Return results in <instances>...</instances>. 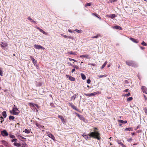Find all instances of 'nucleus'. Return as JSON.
Segmentation results:
<instances>
[{
    "instance_id": "24",
    "label": "nucleus",
    "mask_w": 147,
    "mask_h": 147,
    "mask_svg": "<svg viewBox=\"0 0 147 147\" xmlns=\"http://www.w3.org/2000/svg\"><path fill=\"white\" fill-rule=\"evenodd\" d=\"M114 28H115L116 29H119V30H121V28L119 26H115Z\"/></svg>"
},
{
    "instance_id": "28",
    "label": "nucleus",
    "mask_w": 147,
    "mask_h": 147,
    "mask_svg": "<svg viewBox=\"0 0 147 147\" xmlns=\"http://www.w3.org/2000/svg\"><path fill=\"white\" fill-rule=\"evenodd\" d=\"M68 54H70V55H76V53L75 52L73 53L72 51L69 52L67 53Z\"/></svg>"
},
{
    "instance_id": "14",
    "label": "nucleus",
    "mask_w": 147,
    "mask_h": 147,
    "mask_svg": "<svg viewBox=\"0 0 147 147\" xmlns=\"http://www.w3.org/2000/svg\"><path fill=\"white\" fill-rule=\"evenodd\" d=\"M130 39L134 43H137L138 42V40L137 39H135L132 38H130Z\"/></svg>"
},
{
    "instance_id": "55",
    "label": "nucleus",
    "mask_w": 147,
    "mask_h": 147,
    "mask_svg": "<svg viewBox=\"0 0 147 147\" xmlns=\"http://www.w3.org/2000/svg\"><path fill=\"white\" fill-rule=\"evenodd\" d=\"M36 124L37 127H40V125L36 123Z\"/></svg>"
},
{
    "instance_id": "46",
    "label": "nucleus",
    "mask_w": 147,
    "mask_h": 147,
    "mask_svg": "<svg viewBox=\"0 0 147 147\" xmlns=\"http://www.w3.org/2000/svg\"><path fill=\"white\" fill-rule=\"evenodd\" d=\"M132 139L131 138H128L127 140V141L129 142H131L132 141Z\"/></svg>"
},
{
    "instance_id": "9",
    "label": "nucleus",
    "mask_w": 147,
    "mask_h": 147,
    "mask_svg": "<svg viewBox=\"0 0 147 147\" xmlns=\"http://www.w3.org/2000/svg\"><path fill=\"white\" fill-rule=\"evenodd\" d=\"M142 89L144 93L147 94V89L145 86H142Z\"/></svg>"
},
{
    "instance_id": "13",
    "label": "nucleus",
    "mask_w": 147,
    "mask_h": 147,
    "mask_svg": "<svg viewBox=\"0 0 147 147\" xmlns=\"http://www.w3.org/2000/svg\"><path fill=\"white\" fill-rule=\"evenodd\" d=\"M30 58L32 60V62L34 64V65H35L36 64V61L34 58L32 57V56H30Z\"/></svg>"
},
{
    "instance_id": "60",
    "label": "nucleus",
    "mask_w": 147,
    "mask_h": 147,
    "mask_svg": "<svg viewBox=\"0 0 147 147\" xmlns=\"http://www.w3.org/2000/svg\"><path fill=\"white\" fill-rule=\"evenodd\" d=\"M140 48L141 49H144V47H140Z\"/></svg>"
},
{
    "instance_id": "50",
    "label": "nucleus",
    "mask_w": 147,
    "mask_h": 147,
    "mask_svg": "<svg viewBox=\"0 0 147 147\" xmlns=\"http://www.w3.org/2000/svg\"><path fill=\"white\" fill-rule=\"evenodd\" d=\"M61 35L63 37H64V38H67V36L65 35H64L63 34H61Z\"/></svg>"
},
{
    "instance_id": "5",
    "label": "nucleus",
    "mask_w": 147,
    "mask_h": 147,
    "mask_svg": "<svg viewBox=\"0 0 147 147\" xmlns=\"http://www.w3.org/2000/svg\"><path fill=\"white\" fill-rule=\"evenodd\" d=\"M1 134L2 136H6L8 135V133L5 130H4L1 131Z\"/></svg>"
},
{
    "instance_id": "38",
    "label": "nucleus",
    "mask_w": 147,
    "mask_h": 147,
    "mask_svg": "<svg viewBox=\"0 0 147 147\" xmlns=\"http://www.w3.org/2000/svg\"><path fill=\"white\" fill-rule=\"evenodd\" d=\"M141 44L144 46H146L147 45V44L144 41L142 42Z\"/></svg>"
},
{
    "instance_id": "54",
    "label": "nucleus",
    "mask_w": 147,
    "mask_h": 147,
    "mask_svg": "<svg viewBox=\"0 0 147 147\" xmlns=\"http://www.w3.org/2000/svg\"><path fill=\"white\" fill-rule=\"evenodd\" d=\"M68 104L69 105V106H70L71 107L72 106V105H73L71 103L69 102L68 103Z\"/></svg>"
},
{
    "instance_id": "36",
    "label": "nucleus",
    "mask_w": 147,
    "mask_h": 147,
    "mask_svg": "<svg viewBox=\"0 0 147 147\" xmlns=\"http://www.w3.org/2000/svg\"><path fill=\"white\" fill-rule=\"evenodd\" d=\"M15 117L13 116H10L9 117V119L10 120L12 119L13 120L14 119Z\"/></svg>"
},
{
    "instance_id": "31",
    "label": "nucleus",
    "mask_w": 147,
    "mask_h": 147,
    "mask_svg": "<svg viewBox=\"0 0 147 147\" xmlns=\"http://www.w3.org/2000/svg\"><path fill=\"white\" fill-rule=\"evenodd\" d=\"M107 75H103L98 76V77L99 78H102V77H107Z\"/></svg>"
},
{
    "instance_id": "63",
    "label": "nucleus",
    "mask_w": 147,
    "mask_h": 147,
    "mask_svg": "<svg viewBox=\"0 0 147 147\" xmlns=\"http://www.w3.org/2000/svg\"><path fill=\"white\" fill-rule=\"evenodd\" d=\"M107 16L108 17L110 18V15Z\"/></svg>"
},
{
    "instance_id": "34",
    "label": "nucleus",
    "mask_w": 147,
    "mask_h": 147,
    "mask_svg": "<svg viewBox=\"0 0 147 147\" xmlns=\"http://www.w3.org/2000/svg\"><path fill=\"white\" fill-rule=\"evenodd\" d=\"M17 141V140L16 138L13 139L11 140V142L13 143H16Z\"/></svg>"
},
{
    "instance_id": "3",
    "label": "nucleus",
    "mask_w": 147,
    "mask_h": 147,
    "mask_svg": "<svg viewBox=\"0 0 147 147\" xmlns=\"http://www.w3.org/2000/svg\"><path fill=\"white\" fill-rule=\"evenodd\" d=\"M126 63L129 66H131L134 67H137L136 63L131 61H126Z\"/></svg>"
},
{
    "instance_id": "27",
    "label": "nucleus",
    "mask_w": 147,
    "mask_h": 147,
    "mask_svg": "<svg viewBox=\"0 0 147 147\" xmlns=\"http://www.w3.org/2000/svg\"><path fill=\"white\" fill-rule=\"evenodd\" d=\"M107 61H105L103 65L101 67V69H103L107 65Z\"/></svg>"
},
{
    "instance_id": "48",
    "label": "nucleus",
    "mask_w": 147,
    "mask_h": 147,
    "mask_svg": "<svg viewBox=\"0 0 147 147\" xmlns=\"http://www.w3.org/2000/svg\"><path fill=\"white\" fill-rule=\"evenodd\" d=\"M91 82V80L90 79H88L87 80V82L88 84H90Z\"/></svg>"
},
{
    "instance_id": "58",
    "label": "nucleus",
    "mask_w": 147,
    "mask_h": 147,
    "mask_svg": "<svg viewBox=\"0 0 147 147\" xmlns=\"http://www.w3.org/2000/svg\"><path fill=\"white\" fill-rule=\"evenodd\" d=\"M129 89H127L125 90L124 91V92H127L128 90Z\"/></svg>"
},
{
    "instance_id": "59",
    "label": "nucleus",
    "mask_w": 147,
    "mask_h": 147,
    "mask_svg": "<svg viewBox=\"0 0 147 147\" xmlns=\"http://www.w3.org/2000/svg\"><path fill=\"white\" fill-rule=\"evenodd\" d=\"M68 31L70 32H72V31L71 30L69 29Z\"/></svg>"
},
{
    "instance_id": "22",
    "label": "nucleus",
    "mask_w": 147,
    "mask_h": 147,
    "mask_svg": "<svg viewBox=\"0 0 147 147\" xmlns=\"http://www.w3.org/2000/svg\"><path fill=\"white\" fill-rule=\"evenodd\" d=\"M28 19L30 20V21L34 23H36V22L35 21L33 20L31 18L28 17Z\"/></svg>"
},
{
    "instance_id": "43",
    "label": "nucleus",
    "mask_w": 147,
    "mask_h": 147,
    "mask_svg": "<svg viewBox=\"0 0 147 147\" xmlns=\"http://www.w3.org/2000/svg\"><path fill=\"white\" fill-rule=\"evenodd\" d=\"M130 94L129 92H128L127 94H125L124 95V96H130Z\"/></svg>"
},
{
    "instance_id": "10",
    "label": "nucleus",
    "mask_w": 147,
    "mask_h": 147,
    "mask_svg": "<svg viewBox=\"0 0 147 147\" xmlns=\"http://www.w3.org/2000/svg\"><path fill=\"white\" fill-rule=\"evenodd\" d=\"M80 57L82 58V57H84L86 59H89L90 57H89V56L87 54L86 55H80Z\"/></svg>"
},
{
    "instance_id": "51",
    "label": "nucleus",
    "mask_w": 147,
    "mask_h": 147,
    "mask_svg": "<svg viewBox=\"0 0 147 147\" xmlns=\"http://www.w3.org/2000/svg\"><path fill=\"white\" fill-rule=\"evenodd\" d=\"M88 65H92L93 66H95L96 65L95 64H94V63H89L88 64Z\"/></svg>"
},
{
    "instance_id": "18",
    "label": "nucleus",
    "mask_w": 147,
    "mask_h": 147,
    "mask_svg": "<svg viewBox=\"0 0 147 147\" xmlns=\"http://www.w3.org/2000/svg\"><path fill=\"white\" fill-rule=\"evenodd\" d=\"M58 117L61 120L63 123L65 121L63 117L60 115H58Z\"/></svg>"
},
{
    "instance_id": "41",
    "label": "nucleus",
    "mask_w": 147,
    "mask_h": 147,
    "mask_svg": "<svg viewBox=\"0 0 147 147\" xmlns=\"http://www.w3.org/2000/svg\"><path fill=\"white\" fill-rule=\"evenodd\" d=\"M117 0H111L109 1V2L110 3H112L113 2H115L117 1Z\"/></svg>"
},
{
    "instance_id": "21",
    "label": "nucleus",
    "mask_w": 147,
    "mask_h": 147,
    "mask_svg": "<svg viewBox=\"0 0 147 147\" xmlns=\"http://www.w3.org/2000/svg\"><path fill=\"white\" fill-rule=\"evenodd\" d=\"M74 31L77 32L78 33H81L82 32V31L81 30L75 29Z\"/></svg>"
},
{
    "instance_id": "7",
    "label": "nucleus",
    "mask_w": 147,
    "mask_h": 147,
    "mask_svg": "<svg viewBox=\"0 0 147 147\" xmlns=\"http://www.w3.org/2000/svg\"><path fill=\"white\" fill-rule=\"evenodd\" d=\"M35 28L38 29L41 32L43 33V34L45 35H47V33L45 32V31H44L42 29L40 28L38 26H36Z\"/></svg>"
},
{
    "instance_id": "39",
    "label": "nucleus",
    "mask_w": 147,
    "mask_h": 147,
    "mask_svg": "<svg viewBox=\"0 0 147 147\" xmlns=\"http://www.w3.org/2000/svg\"><path fill=\"white\" fill-rule=\"evenodd\" d=\"M9 136L11 138L15 139V136L14 135H9Z\"/></svg>"
},
{
    "instance_id": "47",
    "label": "nucleus",
    "mask_w": 147,
    "mask_h": 147,
    "mask_svg": "<svg viewBox=\"0 0 147 147\" xmlns=\"http://www.w3.org/2000/svg\"><path fill=\"white\" fill-rule=\"evenodd\" d=\"M145 112L146 114L147 115V109L146 108H144V109Z\"/></svg>"
},
{
    "instance_id": "20",
    "label": "nucleus",
    "mask_w": 147,
    "mask_h": 147,
    "mask_svg": "<svg viewBox=\"0 0 147 147\" xmlns=\"http://www.w3.org/2000/svg\"><path fill=\"white\" fill-rule=\"evenodd\" d=\"M80 75H81V76L82 79L83 80H85L86 79V76H85V75L84 74H83L82 73H81L80 74Z\"/></svg>"
},
{
    "instance_id": "29",
    "label": "nucleus",
    "mask_w": 147,
    "mask_h": 147,
    "mask_svg": "<svg viewBox=\"0 0 147 147\" xmlns=\"http://www.w3.org/2000/svg\"><path fill=\"white\" fill-rule=\"evenodd\" d=\"M125 131H132V129L131 127H128L125 129Z\"/></svg>"
},
{
    "instance_id": "12",
    "label": "nucleus",
    "mask_w": 147,
    "mask_h": 147,
    "mask_svg": "<svg viewBox=\"0 0 147 147\" xmlns=\"http://www.w3.org/2000/svg\"><path fill=\"white\" fill-rule=\"evenodd\" d=\"M117 142L118 144H120V145L122 147H126L125 145L123 144L121 142V140H117Z\"/></svg>"
},
{
    "instance_id": "53",
    "label": "nucleus",
    "mask_w": 147,
    "mask_h": 147,
    "mask_svg": "<svg viewBox=\"0 0 147 147\" xmlns=\"http://www.w3.org/2000/svg\"><path fill=\"white\" fill-rule=\"evenodd\" d=\"M0 75L1 76H2V72L1 69H0Z\"/></svg>"
},
{
    "instance_id": "17",
    "label": "nucleus",
    "mask_w": 147,
    "mask_h": 147,
    "mask_svg": "<svg viewBox=\"0 0 147 147\" xmlns=\"http://www.w3.org/2000/svg\"><path fill=\"white\" fill-rule=\"evenodd\" d=\"M48 136L50 137V138H51L53 140H54L55 139V137L54 136H53L52 134H48Z\"/></svg>"
},
{
    "instance_id": "26",
    "label": "nucleus",
    "mask_w": 147,
    "mask_h": 147,
    "mask_svg": "<svg viewBox=\"0 0 147 147\" xmlns=\"http://www.w3.org/2000/svg\"><path fill=\"white\" fill-rule=\"evenodd\" d=\"M2 114L4 117L5 118L6 117L7 114H6V112L5 111H4L2 113Z\"/></svg>"
},
{
    "instance_id": "45",
    "label": "nucleus",
    "mask_w": 147,
    "mask_h": 147,
    "mask_svg": "<svg viewBox=\"0 0 147 147\" xmlns=\"http://www.w3.org/2000/svg\"><path fill=\"white\" fill-rule=\"evenodd\" d=\"M92 15L93 16H95L96 17H97L98 18H99L100 19V18L98 17L97 16V14H96V13H92Z\"/></svg>"
},
{
    "instance_id": "30",
    "label": "nucleus",
    "mask_w": 147,
    "mask_h": 147,
    "mask_svg": "<svg viewBox=\"0 0 147 147\" xmlns=\"http://www.w3.org/2000/svg\"><path fill=\"white\" fill-rule=\"evenodd\" d=\"M116 16L115 14H112L110 15V18L112 19H113Z\"/></svg>"
},
{
    "instance_id": "35",
    "label": "nucleus",
    "mask_w": 147,
    "mask_h": 147,
    "mask_svg": "<svg viewBox=\"0 0 147 147\" xmlns=\"http://www.w3.org/2000/svg\"><path fill=\"white\" fill-rule=\"evenodd\" d=\"M3 118L2 116H0V122L1 123H2L3 121Z\"/></svg>"
},
{
    "instance_id": "6",
    "label": "nucleus",
    "mask_w": 147,
    "mask_h": 147,
    "mask_svg": "<svg viewBox=\"0 0 147 147\" xmlns=\"http://www.w3.org/2000/svg\"><path fill=\"white\" fill-rule=\"evenodd\" d=\"M34 47L36 49H42L44 50L45 49V48L42 47L40 45H34Z\"/></svg>"
},
{
    "instance_id": "44",
    "label": "nucleus",
    "mask_w": 147,
    "mask_h": 147,
    "mask_svg": "<svg viewBox=\"0 0 147 147\" xmlns=\"http://www.w3.org/2000/svg\"><path fill=\"white\" fill-rule=\"evenodd\" d=\"M69 38V39H71L73 40V38L71 36H67V38Z\"/></svg>"
},
{
    "instance_id": "42",
    "label": "nucleus",
    "mask_w": 147,
    "mask_h": 147,
    "mask_svg": "<svg viewBox=\"0 0 147 147\" xmlns=\"http://www.w3.org/2000/svg\"><path fill=\"white\" fill-rule=\"evenodd\" d=\"M69 59L70 61H74L75 62H77V61L76 60L74 59H71V58H69Z\"/></svg>"
},
{
    "instance_id": "40",
    "label": "nucleus",
    "mask_w": 147,
    "mask_h": 147,
    "mask_svg": "<svg viewBox=\"0 0 147 147\" xmlns=\"http://www.w3.org/2000/svg\"><path fill=\"white\" fill-rule=\"evenodd\" d=\"M71 107L75 110H76L77 109L76 107L74 105H73Z\"/></svg>"
},
{
    "instance_id": "25",
    "label": "nucleus",
    "mask_w": 147,
    "mask_h": 147,
    "mask_svg": "<svg viewBox=\"0 0 147 147\" xmlns=\"http://www.w3.org/2000/svg\"><path fill=\"white\" fill-rule=\"evenodd\" d=\"M76 96L77 95L76 94H75L73 96H72V97H71L70 100L71 101L73 99H75L76 97Z\"/></svg>"
},
{
    "instance_id": "11",
    "label": "nucleus",
    "mask_w": 147,
    "mask_h": 147,
    "mask_svg": "<svg viewBox=\"0 0 147 147\" xmlns=\"http://www.w3.org/2000/svg\"><path fill=\"white\" fill-rule=\"evenodd\" d=\"M29 105L31 107H33L35 106L38 108V106L37 105L35 104L32 102H30L28 103Z\"/></svg>"
},
{
    "instance_id": "64",
    "label": "nucleus",
    "mask_w": 147,
    "mask_h": 147,
    "mask_svg": "<svg viewBox=\"0 0 147 147\" xmlns=\"http://www.w3.org/2000/svg\"><path fill=\"white\" fill-rule=\"evenodd\" d=\"M134 134H135V133H132V135H134Z\"/></svg>"
},
{
    "instance_id": "57",
    "label": "nucleus",
    "mask_w": 147,
    "mask_h": 147,
    "mask_svg": "<svg viewBox=\"0 0 147 147\" xmlns=\"http://www.w3.org/2000/svg\"><path fill=\"white\" fill-rule=\"evenodd\" d=\"M75 71V69H73L72 70L71 72L73 73Z\"/></svg>"
},
{
    "instance_id": "61",
    "label": "nucleus",
    "mask_w": 147,
    "mask_h": 147,
    "mask_svg": "<svg viewBox=\"0 0 147 147\" xmlns=\"http://www.w3.org/2000/svg\"><path fill=\"white\" fill-rule=\"evenodd\" d=\"M144 98H145V100H146L147 99V98H146V96L144 95Z\"/></svg>"
},
{
    "instance_id": "16",
    "label": "nucleus",
    "mask_w": 147,
    "mask_h": 147,
    "mask_svg": "<svg viewBox=\"0 0 147 147\" xmlns=\"http://www.w3.org/2000/svg\"><path fill=\"white\" fill-rule=\"evenodd\" d=\"M1 142L2 144L6 146H7L8 145V143L7 142L3 140L1 141Z\"/></svg>"
},
{
    "instance_id": "8",
    "label": "nucleus",
    "mask_w": 147,
    "mask_h": 147,
    "mask_svg": "<svg viewBox=\"0 0 147 147\" xmlns=\"http://www.w3.org/2000/svg\"><path fill=\"white\" fill-rule=\"evenodd\" d=\"M1 46L3 49H4L5 47L7 46V44L6 43L1 42Z\"/></svg>"
},
{
    "instance_id": "32",
    "label": "nucleus",
    "mask_w": 147,
    "mask_h": 147,
    "mask_svg": "<svg viewBox=\"0 0 147 147\" xmlns=\"http://www.w3.org/2000/svg\"><path fill=\"white\" fill-rule=\"evenodd\" d=\"M24 132L27 134H29L30 133L29 130L26 129H25L24 131Z\"/></svg>"
},
{
    "instance_id": "1",
    "label": "nucleus",
    "mask_w": 147,
    "mask_h": 147,
    "mask_svg": "<svg viewBox=\"0 0 147 147\" xmlns=\"http://www.w3.org/2000/svg\"><path fill=\"white\" fill-rule=\"evenodd\" d=\"M82 136L86 140L90 139L91 137L97 139L98 140H100V139L99 136L100 134L97 131L92 132L87 135H86L85 133H84L82 134Z\"/></svg>"
},
{
    "instance_id": "19",
    "label": "nucleus",
    "mask_w": 147,
    "mask_h": 147,
    "mask_svg": "<svg viewBox=\"0 0 147 147\" xmlns=\"http://www.w3.org/2000/svg\"><path fill=\"white\" fill-rule=\"evenodd\" d=\"M118 122L122 123H126L127 122V121H124L121 120H118Z\"/></svg>"
},
{
    "instance_id": "37",
    "label": "nucleus",
    "mask_w": 147,
    "mask_h": 147,
    "mask_svg": "<svg viewBox=\"0 0 147 147\" xmlns=\"http://www.w3.org/2000/svg\"><path fill=\"white\" fill-rule=\"evenodd\" d=\"M21 147H28V146L26 144L24 143L22 144V146H21Z\"/></svg>"
},
{
    "instance_id": "49",
    "label": "nucleus",
    "mask_w": 147,
    "mask_h": 147,
    "mask_svg": "<svg viewBox=\"0 0 147 147\" xmlns=\"http://www.w3.org/2000/svg\"><path fill=\"white\" fill-rule=\"evenodd\" d=\"M91 5V3H87L86 4V7L87 6H90Z\"/></svg>"
},
{
    "instance_id": "23",
    "label": "nucleus",
    "mask_w": 147,
    "mask_h": 147,
    "mask_svg": "<svg viewBox=\"0 0 147 147\" xmlns=\"http://www.w3.org/2000/svg\"><path fill=\"white\" fill-rule=\"evenodd\" d=\"M13 144L14 146L18 147H20V145L19 143H17L16 142L15 143H13Z\"/></svg>"
},
{
    "instance_id": "56",
    "label": "nucleus",
    "mask_w": 147,
    "mask_h": 147,
    "mask_svg": "<svg viewBox=\"0 0 147 147\" xmlns=\"http://www.w3.org/2000/svg\"><path fill=\"white\" fill-rule=\"evenodd\" d=\"M73 67H74L75 68H76L77 69H78V68H78V67H76L75 66H73Z\"/></svg>"
},
{
    "instance_id": "33",
    "label": "nucleus",
    "mask_w": 147,
    "mask_h": 147,
    "mask_svg": "<svg viewBox=\"0 0 147 147\" xmlns=\"http://www.w3.org/2000/svg\"><path fill=\"white\" fill-rule=\"evenodd\" d=\"M133 100V98L132 97H130L127 98V101H129L132 100Z\"/></svg>"
},
{
    "instance_id": "52",
    "label": "nucleus",
    "mask_w": 147,
    "mask_h": 147,
    "mask_svg": "<svg viewBox=\"0 0 147 147\" xmlns=\"http://www.w3.org/2000/svg\"><path fill=\"white\" fill-rule=\"evenodd\" d=\"M98 37V36H95L92 37V38H97Z\"/></svg>"
},
{
    "instance_id": "4",
    "label": "nucleus",
    "mask_w": 147,
    "mask_h": 147,
    "mask_svg": "<svg viewBox=\"0 0 147 147\" xmlns=\"http://www.w3.org/2000/svg\"><path fill=\"white\" fill-rule=\"evenodd\" d=\"M100 94V92L98 91H97L90 94H84L86 96H94L98 94Z\"/></svg>"
},
{
    "instance_id": "2",
    "label": "nucleus",
    "mask_w": 147,
    "mask_h": 147,
    "mask_svg": "<svg viewBox=\"0 0 147 147\" xmlns=\"http://www.w3.org/2000/svg\"><path fill=\"white\" fill-rule=\"evenodd\" d=\"M10 113L14 115H18L20 113V111L18 110V109L16 107L15 105L13 108L12 111H10Z\"/></svg>"
},
{
    "instance_id": "15",
    "label": "nucleus",
    "mask_w": 147,
    "mask_h": 147,
    "mask_svg": "<svg viewBox=\"0 0 147 147\" xmlns=\"http://www.w3.org/2000/svg\"><path fill=\"white\" fill-rule=\"evenodd\" d=\"M66 76L71 81H74L75 80V78L71 76H69L68 75H67Z\"/></svg>"
},
{
    "instance_id": "62",
    "label": "nucleus",
    "mask_w": 147,
    "mask_h": 147,
    "mask_svg": "<svg viewBox=\"0 0 147 147\" xmlns=\"http://www.w3.org/2000/svg\"><path fill=\"white\" fill-rule=\"evenodd\" d=\"M111 66L110 65H108L107 67H110Z\"/></svg>"
}]
</instances>
